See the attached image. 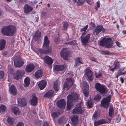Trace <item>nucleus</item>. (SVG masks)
Returning <instances> with one entry per match:
<instances>
[{
  "instance_id": "1",
  "label": "nucleus",
  "mask_w": 126,
  "mask_h": 126,
  "mask_svg": "<svg viewBox=\"0 0 126 126\" xmlns=\"http://www.w3.org/2000/svg\"><path fill=\"white\" fill-rule=\"evenodd\" d=\"M16 27L13 25L4 26L2 28L1 32L4 35L8 36L13 35L16 31Z\"/></svg>"
},
{
  "instance_id": "2",
  "label": "nucleus",
  "mask_w": 126,
  "mask_h": 126,
  "mask_svg": "<svg viewBox=\"0 0 126 126\" xmlns=\"http://www.w3.org/2000/svg\"><path fill=\"white\" fill-rule=\"evenodd\" d=\"M85 110V108L82 106V103L80 102L76 105V107L72 110L73 114H82Z\"/></svg>"
},
{
  "instance_id": "3",
  "label": "nucleus",
  "mask_w": 126,
  "mask_h": 126,
  "mask_svg": "<svg viewBox=\"0 0 126 126\" xmlns=\"http://www.w3.org/2000/svg\"><path fill=\"white\" fill-rule=\"evenodd\" d=\"M112 40H99L98 42L99 43L100 46L103 47L105 48H110L112 47L113 46V42Z\"/></svg>"
},
{
  "instance_id": "4",
  "label": "nucleus",
  "mask_w": 126,
  "mask_h": 126,
  "mask_svg": "<svg viewBox=\"0 0 126 126\" xmlns=\"http://www.w3.org/2000/svg\"><path fill=\"white\" fill-rule=\"evenodd\" d=\"M111 99L110 95H109L103 99L101 101V106L107 109L109 107V103L110 102Z\"/></svg>"
},
{
  "instance_id": "5",
  "label": "nucleus",
  "mask_w": 126,
  "mask_h": 126,
  "mask_svg": "<svg viewBox=\"0 0 126 126\" xmlns=\"http://www.w3.org/2000/svg\"><path fill=\"white\" fill-rule=\"evenodd\" d=\"M78 99L79 96L77 94L73 95L69 94L67 97V102L73 104Z\"/></svg>"
},
{
  "instance_id": "6",
  "label": "nucleus",
  "mask_w": 126,
  "mask_h": 126,
  "mask_svg": "<svg viewBox=\"0 0 126 126\" xmlns=\"http://www.w3.org/2000/svg\"><path fill=\"white\" fill-rule=\"evenodd\" d=\"M95 87L96 89L101 93L103 94L105 93L106 89L105 86L99 83H96Z\"/></svg>"
},
{
  "instance_id": "7",
  "label": "nucleus",
  "mask_w": 126,
  "mask_h": 126,
  "mask_svg": "<svg viewBox=\"0 0 126 126\" xmlns=\"http://www.w3.org/2000/svg\"><path fill=\"white\" fill-rule=\"evenodd\" d=\"M25 73V71L23 70H17L14 75V79L17 80L21 79Z\"/></svg>"
},
{
  "instance_id": "8",
  "label": "nucleus",
  "mask_w": 126,
  "mask_h": 126,
  "mask_svg": "<svg viewBox=\"0 0 126 126\" xmlns=\"http://www.w3.org/2000/svg\"><path fill=\"white\" fill-rule=\"evenodd\" d=\"M74 82V80L72 78H67L66 80V82L64 84V88H66L67 90H68L73 85Z\"/></svg>"
},
{
  "instance_id": "9",
  "label": "nucleus",
  "mask_w": 126,
  "mask_h": 126,
  "mask_svg": "<svg viewBox=\"0 0 126 126\" xmlns=\"http://www.w3.org/2000/svg\"><path fill=\"white\" fill-rule=\"evenodd\" d=\"M57 105L59 108L64 109L66 105V102L64 99H61L58 100L57 102Z\"/></svg>"
},
{
  "instance_id": "10",
  "label": "nucleus",
  "mask_w": 126,
  "mask_h": 126,
  "mask_svg": "<svg viewBox=\"0 0 126 126\" xmlns=\"http://www.w3.org/2000/svg\"><path fill=\"white\" fill-rule=\"evenodd\" d=\"M60 55L61 57L64 59L66 60L68 59L69 53L66 48H63L62 49L60 53Z\"/></svg>"
},
{
  "instance_id": "11",
  "label": "nucleus",
  "mask_w": 126,
  "mask_h": 126,
  "mask_svg": "<svg viewBox=\"0 0 126 126\" xmlns=\"http://www.w3.org/2000/svg\"><path fill=\"white\" fill-rule=\"evenodd\" d=\"M18 105L21 107L26 106L27 104L26 99L24 98H19L17 100Z\"/></svg>"
},
{
  "instance_id": "12",
  "label": "nucleus",
  "mask_w": 126,
  "mask_h": 126,
  "mask_svg": "<svg viewBox=\"0 0 126 126\" xmlns=\"http://www.w3.org/2000/svg\"><path fill=\"white\" fill-rule=\"evenodd\" d=\"M85 73L89 80L92 81L93 79V75L92 71L88 68H87L86 70Z\"/></svg>"
},
{
  "instance_id": "13",
  "label": "nucleus",
  "mask_w": 126,
  "mask_h": 126,
  "mask_svg": "<svg viewBox=\"0 0 126 126\" xmlns=\"http://www.w3.org/2000/svg\"><path fill=\"white\" fill-rule=\"evenodd\" d=\"M102 31L103 33H104L105 32V30L103 28L102 26L98 25H97L95 30H94V32L96 33V35H98L100 32Z\"/></svg>"
},
{
  "instance_id": "14",
  "label": "nucleus",
  "mask_w": 126,
  "mask_h": 126,
  "mask_svg": "<svg viewBox=\"0 0 126 126\" xmlns=\"http://www.w3.org/2000/svg\"><path fill=\"white\" fill-rule=\"evenodd\" d=\"M78 116L76 115H74L71 118L72 123L74 126H76L78 124Z\"/></svg>"
},
{
  "instance_id": "15",
  "label": "nucleus",
  "mask_w": 126,
  "mask_h": 126,
  "mask_svg": "<svg viewBox=\"0 0 126 126\" xmlns=\"http://www.w3.org/2000/svg\"><path fill=\"white\" fill-rule=\"evenodd\" d=\"M35 66L32 63H30L27 65L25 69L26 72L29 73L32 71L34 69Z\"/></svg>"
},
{
  "instance_id": "16",
  "label": "nucleus",
  "mask_w": 126,
  "mask_h": 126,
  "mask_svg": "<svg viewBox=\"0 0 126 126\" xmlns=\"http://www.w3.org/2000/svg\"><path fill=\"white\" fill-rule=\"evenodd\" d=\"M54 91L52 90H49L43 96V97L48 99L51 98L54 94Z\"/></svg>"
},
{
  "instance_id": "17",
  "label": "nucleus",
  "mask_w": 126,
  "mask_h": 126,
  "mask_svg": "<svg viewBox=\"0 0 126 126\" xmlns=\"http://www.w3.org/2000/svg\"><path fill=\"white\" fill-rule=\"evenodd\" d=\"M65 67L63 65H56L54 66V70L56 71H59L63 70Z\"/></svg>"
},
{
  "instance_id": "18",
  "label": "nucleus",
  "mask_w": 126,
  "mask_h": 126,
  "mask_svg": "<svg viewBox=\"0 0 126 126\" xmlns=\"http://www.w3.org/2000/svg\"><path fill=\"white\" fill-rule=\"evenodd\" d=\"M7 122L11 126H14L16 124V119L14 118H12L9 117L7 118Z\"/></svg>"
},
{
  "instance_id": "19",
  "label": "nucleus",
  "mask_w": 126,
  "mask_h": 126,
  "mask_svg": "<svg viewBox=\"0 0 126 126\" xmlns=\"http://www.w3.org/2000/svg\"><path fill=\"white\" fill-rule=\"evenodd\" d=\"M24 62L21 59H19L16 61H14V65L15 66L19 68L21 67L23 65Z\"/></svg>"
},
{
  "instance_id": "20",
  "label": "nucleus",
  "mask_w": 126,
  "mask_h": 126,
  "mask_svg": "<svg viewBox=\"0 0 126 126\" xmlns=\"http://www.w3.org/2000/svg\"><path fill=\"white\" fill-rule=\"evenodd\" d=\"M24 12L25 14L29 13L32 10V8L27 4H25L24 7Z\"/></svg>"
},
{
  "instance_id": "21",
  "label": "nucleus",
  "mask_w": 126,
  "mask_h": 126,
  "mask_svg": "<svg viewBox=\"0 0 126 126\" xmlns=\"http://www.w3.org/2000/svg\"><path fill=\"white\" fill-rule=\"evenodd\" d=\"M75 66H78L80 64H83V62L82 58L81 57H77L75 60Z\"/></svg>"
},
{
  "instance_id": "22",
  "label": "nucleus",
  "mask_w": 126,
  "mask_h": 126,
  "mask_svg": "<svg viewBox=\"0 0 126 126\" xmlns=\"http://www.w3.org/2000/svg\"><path fill=\"white\" fill-rule=\"evenodd\" d=\"M38 100V98L35 96L32 97V99L30 100L29 101L31 104L34 106H36Z\"/></svg>"
},
{
  "instance_id": "23",
  "label": "nucleus",
  "mask_w": 126,
  "mask_h": 126,
  "mask_svg": "<svg viewBox=\"0 0 126 126\" xmlns=\"http://www.w3.org/2000/svg\"><path fill=\"white\" fill-rule=\"evenodd\" d=\"M44 59L45 63L48 64H51L53 61V59L47 56L45 57Z\"/></svg>"
},
{
  "instance_id": "24",
  "label": "nucleus",
  "mask_w": 126,
  "mask_h": 126,
  "mask_svg": "<svg viewBox=\"0 0 126 126\" xmlns=\"http://www.w3.org/2000/svg\"><path fill=\"white\" fill-rule=\"evenodd\" d=\"M49 40H44V44L43 46V48L44 49H51V51L52 48L51 47H49Z\"/></svg>"
},
{
  "instance_id": "25",
  "label": "nucleus",
  "mask_w": 126,
  "mask_h": 126,
  "mask_svg": "<svg viewBox=\"0 0 126 126\" xmlns=\"http://www.w3.org/2000/svg\"><path fill=\"white\" fill-rule=\"evenodd\" d=\"M38 51L41 54H47L49 53H50L51 51V49H41L39 48Z\"/></svg>"
},
{
  "instance_id": "26",
  "label": "nucleus",
  "mask_w": 126,
  "mask_h": 126,
  "mask_svg": "<svg viewBox=\"0 0 126 126\" xmlns=\"http://www.w3.org/2000/svg\"><path fill=\"white\" fill-rule=\"evenodd\" d=\"M47 85V82L45 80L41 81L39 82L38 84V86L40 90L43 89Z\"/></svg>"
},
{
  "instance_id": "27",
  "label": "nucleus",
  "mask_w": 126,
  "mask_h": 126,
  "mask_svg": "<svg viewBox=\"0 0 126 126\" xmlns=\"http://www.w3.org/2000/svg\"><path fill=\"white\" fill-rule=\"evenodd\" d=\"M9 90L10 93L14 95H15L16 94V89L14 85H12L9 88Z\"/></svg>"
},
{
  "instance_id": "28",
  "label": "nucleus",
  "mask_w": 126,
  "mask_h": 126,
  "mask_svg": "<svg viewBox=\"0 0 126 126\" xmlns=\"http://www.w3.org/2000/svg\"><path fill=\"white\" fill-rule=\"evenodd\" d=\"M106 123V122L105 120L104 119H102L96 121H94V126H97Z\"/></svg>"
},
{
  "instance_id": "29",
  "label": "nucleus",
  "mask_w": 126,
  "mask_h": 126,
  "mask_svg": "<svg viewBox=\"0 0 126 126\" xmlns=\"http://www.w3.org/2000/svg\"><path fill=\"white\" fill-rule=\"evenodd\" d=\"M41 36V33L39 30H37L33 36L34 39H39Z\"/></svg>"
},
{
  "instance_id": "30",
  "label": "nucleus",
  "mask_w": 126,
  "mask_h": 126,
  "mask_svg": "<svg viewBox=\"0 0 126 126\" xmlns=\"http://www.w3.org/2000/svg\"><path fill=\"white\" fill-rule=\"evenodd\" d=\"M60 83V82L58 80H56L54 83V88L55 90L56 91H58L59 90V86Z\"/></svg>"
},
{
  "instance_id": "31",
  "label": "nucleus",
  "mask_w": 126,
  "mask_h": 126,
  "mask_svg": "<svg viewBox=\"0 0 126 126\" xmlns=\"http://www.w3.org/2000/svg\"><path fill=\"white\" fill-rule=\"evenodd\" d=\"M12 110L14 114L16 115H18L20 113V111L18 108L16 107H13L12 108Z\"/></svg>"
},
{
  "instance_id": "32",
  "label": "nucleus",
  "mask_w": 126,
  "mask_h": 126,
  "mask_svg": "<svg viewBox=\"0 0 126 126\" xmlns=\"http://www.w3.org/2000/svg\"><path fill=\"white\" fill-rule=\"evenodd\" d=\"M43 75L42 71L40 70H38L35 73V76L37 78L39 79Z\"/></svg>"
},
{
  "instance_id": "33",
  "label": "nucleus",
  "mask_w": 126,
  "mask_h": 126,
  "mask_svg": "<svg viewBox=\"0 0 126 126\" xmlns=\"http://www.w3.org/2000/svg\"><path fill=\"white\" fill-rule=\"evenodd\" d=\"M6 42L5 40H0V50H2L5 47Z\"/></svg>"
},
{
  "instance_id": "34",
  "label": "nucleus",
  "mask_w": 126,
  "mask_h": 126,
  "mask_svg": "<svg viewBox=\"0 0 126 126\" xmlns=\"http://www.w3.org/2000/svg\"><path fill=\"white\" fill-rule=\"evenodd\" d=\"M30 78L28 77L26 78L24 80V86L25 87H27L28 86L30 83Z\"/></svg>"
},
{
  "instance_id": "35",
  "label": "nucleus",
  "mask_w": 126,
  "mask_h": 126,
  "mask_svg": "<svg viewBox=\"0 0 126 126\" xmlns=\"http://www.w3.org/2000/svg\"><path fill=\"white\" fill-rule=\"evenodd\" d=\"M114 112L112 108L110 107L109 109V116L110 117H112L114 115Z\"/></svg>"
},
{
  "instance_id": "36",
  "label": "nucleus",
  "mask_w": 126,
  "mask_h": 126,
  "mask_svg": "<svg viewBox=\"0 0 126 126\" xmlns=\"http://www.w3.org/2000/svg\"><path fill=\"white\" fill-rule=\"evenodd\" d=\"M83 84L84 90L88 91L89 89V85L87 83V82L85 81H83Z\"/></svg>"
},
{
  "instance_id": "37",
  "label": "nucleus",
  "mask_w": 126,
  "mask_h": 126,
  "mask_svg": "<svg viewBox=\"0 0 126 126\" xmlns=\"http://www.w3.org/2000/svg\"><path fill=\"white\" fill-rule=\"evenodd\" d=\"M87 105L89 108H91L92 107L93 104V101L91 99L89 100L87 102Z\"/></svg>"
},
{
  "instance_id": "38",
  "label": "nucleus",
  "mask_w": 126,
  "mask_h": 126,
  "mask_svg": "<svg viewBox=\"0 0 126 126\" xmlns=\"http://www.w3.org/2000/svg\"><path fill=\"white\" fill-rule=\"evenodd\" d=\"M68 27V23L66 22H64L63 25V30L64 31L66 30Z\"/></svg>"
},
{
  "instance_id": "39",
  "label": "nucleus",
  "mask_w": 126,
  "mask_h": 126,
  "mask_svg": "<svg viewBox=\"0 0 126 126\" xmlns=\"http://www.w3.org/2000/svg\"><path fill=\"white\" fill-rule=\"evenodd\" d=\"M73 104L67 102V110H70L73 106Z\"/></svg>"
},
{
  "instance_id": "40",
  "label": "nucleus",
  "mask_w": 126,
  "mask_h": 126,
  "mask_svg": "<svg viewBox=\"0 0 126 126\" xmlns=\"http://www.w3.org/2000/svg\"><path fill=\"white\" fill-rule=\"evenodd\" d=\"M115 64L114 68L115 69H118L120 67V64L117 61H115L114 62Z\"/></svg>"
},
{
  "instance_id": "41",
  "label": "nucleus",
  "mask_w": 126,
  "mask_h": 126,
  "mask_svg": "<svg viewBox=\"0 0 126 126\" xmlns=\"http://www.w3.org/2000/svg\"><path fill=\"white\" fill-rule=\"evenodd\" d=\"M6 107L5 105H1L0 106V112L5 111L6 109Z\"/></svg>"
},
{
  "instance_id": "42",
  "label": "nucleus",
  "mask_w": 126,
  "mask_h": 126,
  "mask_svg": "<svg viewBox=\"0 0 126 126\" xmlns=\"http://www.w3.org/2000/svg\"><path fill=\"white\" fill-rule=\"evenodd\" d=\"M51 116L54 119V120L57 117L58 114L56 112H53L51 113Z\"/></svg>"
},
{
  "instance_id": "43",
  "label": "nucleus",
  "mask_w": 126,
  "mask_h": 126,
  "mask_svg": "<svg viewBox=\"0 0 126 126\" xmlns=\"http://www.w3.org/2000/svg\"><path fill=\"white\" fill-rule=\"evenodd\" d=\"M84 2V0H78L77 2V5L78 6H80L83 5Z\"/></svg>"
},
{
  "instance_id": "44",
  "label": "nucleus",
  "mask_w": 126,
  "mask_h": 126,
  "mask_svg": "<svg viewBox=\"0 0 126 126\" xmlns=\"http://www.w3.org/2000/svg\"><path fill=\"white\" fill-rule=\"evenodd\" d=\"M101 96L99 94H97L94 97V100L96 101H99L101 99Z\"/></svg>"
},
{
  "instance_id": "45",
  "label": "nucleus",
  "mask_w": 126,
  "mask_h": 126,
  "mask_svg": "<svg viewBox=\"0 0 126 126\" xmlns=\"http://www.w3.org/2000/svg\"><path fill=\"white\" fill-rule=\"evenodd\" d=\"M102 54L105 55H112L113 53L107 50H102Z\"/></svg>"
},
{
  "instance_id": "46",
  "label": "nucleus",
  "mask_w": 126,
  "mask_h": 126,
  "mask_svg": "<svg viewBox=\"0 0 126 126\" xmlns=\"http://www.w3.org/2000/svg\"><path fill=\"white\" fill-rule=\"evenodd\" d=\"M97 113H94L92 116V120L94 121H95L96 120L97 118Z\"/></svg>"
},
{
  "instance_id": "47",
  "label": "nucleus",
  "mask_w": 126,
  "mask_h": 126,
  "mask_svg": "<svg viewBox=\"0 0 126 126\" xmlns=\"http://www.w3.org/2000/svg\"><path fill=\"white\" fill-rule=\"evenodd\" d=\"M65 44L67 43H65ZM67 44L71 45H75L77 44L76 42V40H74L72 41L69 42L67 43Z\"/></svg>"
},
{
  "instance_id": "48",
  "label": "nucleus",
  "mask_w": 126,
  "mask_h": 126,
  "mask_svg": "<svg viewBox=\"0 0 126 126\" xmlns=\"http://www.w3.org/2000/svg\"><path fill=\"white\" fill-rule=\"evenodd\" d=\"M102 76V74L100 72L96 73L95 76L96 78H101Z\"/></svg>"
},
{
  "instance_id": "49",
  "label": "nucleus",
  "mask_w": 126,
  "mask_h": 126,
  "mask_svg": "<svg viewBox=\"0 0 126 126\" xmlns=\"http://www.w3.org/2000/svg\"><path fill=\"white\" fill-rule=\"evenodd\" d=\"M4 75V71H0V80L2 79Z\"/></svg>"
},
{
  "instance_id": "50",
  "label": "nucleus",
  "mask_w": 126,
  "mask_h": 126,
  "mask_svg": "<svg viewBox=\"0 0 126 126\" xmlns=\"http://www.w3.org/2000/svg\"><path fill=\"white\" fill-rule=\"evenodd\" d=\"M84 1L89 5H92L94 2L93 0H84Z\"/></svg>"
},
{
  "instance_id": "51",
  "label": "nucleus",
  "mask_w": 126,
  "mask_h": 126,
  "mask_svg": "<svg viewBox=\"0 0 126 126\" xmlns=\"http://www.w3.org/2000/svg\"><path fill=\"white\" fill-rule=\"evenodd\" d=\"M88 27V25H87L85 26L80 29V32L85 31L87 29Z\"/></svg>"
},
{
  "instance_id": "52",
  "label": "nucleus",
  "mask_w": 126,
  "mask_h": 126,
  "mask_svg": "<svg viewBox=\"0 0 126 126\" xmlns=\"http://www.w3.org/2000/svg\"><path fill=\"white\" fill-rule=\"evenodd\" d=\"M82 43L85 45H87L89 42L88 40H81Z\"/></svg>"
},
{
  "instance_id": "53",
  "label": "nucleus",
  "mask_w": 126,
  "mask_h": 126,
  "mask_svg": "<svg viewBox=\"0 0 126 126\" xmlns=\"http://www.w3.org/2000/svg\"><path fill=\"white\" fill-rule=\"evenodd\" d=\"M88 91L86 90H84L83 91L84 94V96L85 97H87L88 96L89 94V92H88Z\"/></svg>"
},
{
  "instance_id": "54",
  "label": "nucleus",
  "mask_w": 126,
  "mask_h": 126,
  "mask_svg": "<svg viewBox=\"0 0 126 126\" xmlns=\"http://www.w3.org/2000/svg\"><path fill=\"white\" fill-rule=\"evenodd\" d=\"M63 122V119L62 118H60L58 120V122L59 124H62Z\"/></svg>"
},
{
  "instance_id": "55",
  "label": "nucleus",
  "mask_w": 126,
  "mask_h": 126,
  "mask_svg": "<svg viewBox=\"0 0 126 126\" xmlns=\"http://www.w3.org/2000/svg\"><path fill=\"white\" fill-rule=\"evenodd\" d=\"M126 72H123L121 71H118L117 73V74L119 75V76L123 75H124L126 74Z\"/></svg>"
},
{
  "instance_id": "56",
  "label": "nucleus",
  "mask_w": 126,
  "mask_h": 126,
  "mask_svg": "<svg viewBox=\"0 0 126 126\" xmlns=\"http://www.w3.org/2000/svg\"><path fill=\"white\" fill-rule=\"evenodd\" d=\"M90 34H88L86 35L83 39H89L90 37Z\"/></svg>"
},
{
  "instance_id": "57",
  "label": "nucleus",
  "mask_w": 126,
  "mask_h": 126,
  "mask_svg": "<svg viewBox=\"0 0 126 126\" xmlns=\"http://www.w3.org/2000/svg\"><path fill=\"white\" fill-rule=\"evenodd\" d=\"M16 126H24V125L23 122H19L17 124Z\"/></svg>"
},
{
  "instance_id": "58",
  "label": "nucleus",
  "mask_w": 126,
  "mask_h": 126,
  "mask_svg": "<svg viewBox=\"0 0 126 126\" xmlns=\"http://www.w3.org/2000/svg\"><path fill=\"white\" fill-rule=\"evenodd\" d=\"M90 60L95 62H96V60L95 58L93 57H91L90 58Z\"/></svg>"
},
{
  "instance_id": "59",
  "label": "nucleus",
  "mask_w": 126,
  "mask_h": 126,
  "mask_svg": "<svg viewBox=\"0 0 126 126\" xmlns=\"http://www.w3.org/2000/svg\"><path fill=\"white\" fill-rule=\"evenodd\" d=\"M90 26L92 28H94L95 27V24L94 23L91 22L90 23Z\"/></svg>"
},
{
  "instance_id": "60",
  "label": "nucleus",
  "mask_w": 126,
  "mask_h": 126,
  "mask_svg": "<svg viewBox=\"0 0 126 126\" xmlns=\"http://www.w3.org/2000/svg\"><path fill=\"white\" fill-rule=\"evenodd\" d=\"M19 1L20 3L24 4L26 2L27 0H19Z\"/></svg>"
},
{
  "instance_id": "61",
  "label": "nucleus",
  "mask_w": 126,
  "mask_h": 126,
  "mask_svg": "<svg viewBox=\"0 0 126 126\" xmlns=\"http://www.w3.org/2000/svg\"><path fill=\"white\" fill-rule=\"evenodd\" d=\"M115 43L117 46L119 47H122L121 44L118 41L115 42Z\"/></svg>"
},
{
  "instance_id": "62",
  "label": "nucleus",
  "mask_w": 126,
  "mask_h": 126,
  "mask_svg": "<svg viewBox=\"0 0 126 126\" xmlns=\"http://www.w3.org/2000/svg\"><path fill=\"white\" fill-rule=\"evenodd\" d=\"M48 124L47 122H45L42 126H48Z\"/></svg>"
},
{
  "instance_id": "63",
  "label": "nucleus",
  "mask_w": 126,
  "mask_h": 126,
  "mask_svg": "<svg viewBox=\"0 0 126 126\" xmlns=\"http://www.w3.org/2000/svg\"><path fill=\"white\" fill-rule=\"evenodd\" d=\"M100 2L99 1H98L96 2V4L98 8H99L100 7Z\"/></svg>"
},
{
  "instance_id": "64",
  "label": "nucleus",
  "mask_w": 126,
  "mask_h": 126,
  "mask_svg": "<svg viewBox=\"0 0 126 126\" xmlns=\"http://www.w3.org/2000/svg\"><path fill=\"white\" fill-rule=\"evenodd\" d=\"M120 80L121 81V82L122 83H124V79L123 78H122V77H121L120 78Z\"/></svg>"
}]
</instances>
